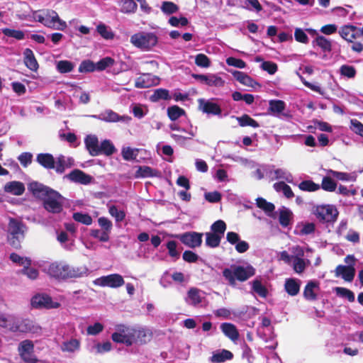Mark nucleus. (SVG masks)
I'll use <instances>...</instances> for the list:
<instances>
[{"label":"nucleus","mask_w":363,"mask_h":363,"mask_svg":"<svg viewBox=\"0 0 363 363\" xmlns=\"http://www.w3.org/2000/svg\"><path fill=\"white\" fill-rule=\"evenodd\" d=\"M109 213L111 216L114 217L117 222L122 221L125 216L123 211H119L116 206H111L109 208Z\"/></svg>","instance_id":"63"},{"label":"nucleus","mask_w":363,"mask_h":363,"mask_svg":"<svg viewBox=\"0 0 363 363\" xmlns=\"http://www.w3.org/2000/svg\"><path fill=\"white\" fill-rule=\"evenodd\" d=\"M292 213L289 210H282L279 213V221L281 226L287 227L290 224Z\"/></svg>","instance_id":"56"},{"label":"nucleus","mask_w":363,"mask_h":363,"mask_svg":"<svg viewBox=\"0 0 363 363\" xmlns=\"http://www.w3.org/2000/svg\"><path fill=\"white\" fill-rule=\"evenodd\" d=\"M74 67V64L68 60H60L57 64V69L62 74L72 72Z\"/></svg>","instance_id":"42"},{"label":"nucleus","mask_w":363,"mask_h":363,"mask_svg":"<svg viewBox=\"0 0 363 363\" xmlns=\"http://www.w3.org/2000/svg\"><path fill=\"white\" fill-rule=\"evenodd\" d=\"M4 191L16 196H21L25 191V186L21 182H9L4 186Z\"/></svg>","instance_id":"22"},{"label":"nucleus","mask_w":363,"mask_h":363,"mask_svg":"<svg viewBox=\"0 0 363 363\" xmlns=\"http://www.w3.org/2000/svg\"><path fill=\"white\" fill-rule=\"evenodd\" d=\"M185 114L186 111L184 109L177 105L169 106L167 108V116L172 121H177L178 118Z\"/></svg>","instance_id":"29"},{"label":"nucleus","mask_w":363,"mask_h":363,"mask_svg":"<svg viewBox=\"0 0 363 363\" xmlns=\"http://www.w3.org/2000/svg\"><path fill=\"white\" fill-rule=\"evenodd\" d=\"M23 56L26 67L33 72H36L38 69L39 65L32 50L26 48L23 51Z\"/></svg>","instance_id":"17"},{"label":"nucleus","mask_w":363,"mask_h":363,"mask_svg":"<svg viewBox=\"0 0 363 363\" xmlns=\"http://www.w3.org/2000/svg\"><path fill=\"white\" fill-rule=\"evenodd\" d=\"M252 290L262 298H266L268 295V290L265 286H264L261 281L259 279H255L252 281Z\"/></svg>","instance_id":"35"},{"label":"nucleus","mask_w":363,"mask_h":363,"mask_svg":"<svg viewBox=\"0 0 363 363\" xmlns=\"http://www.w3.org/2000/svg\"><path fill=\"white\" fill-rule=\"evenodd\" d=\"M203 233L194 231L186 232L177 236L180 241L190 248L200 247L202 244Z\"/></svg>","instance_id":"9"},{"label":"nucleus","mask_w":363,"mask_h":363,"mask_svg":"<svg viewBox=\"0 0 363 363\" xmlns=\"http://www.w3.org/2000/svg\"><path fill=\"white\" fill-rule=\"evenodd\" d=\"M157 41V35L152 33L140 32L130 38V42L133 45L144 50H150L156 45Z\"/></svg>","instance_id":"6"},{"label":"nucleus","mask_w":363,"mask_h":363,"mask_svg":"<svg viewBox=\"0 0 363 363\" xmlns=\"http://www.w3.org/2000/svg\"><path fill=\"white\" fill-rule=\"evenodd\" d=\"M195 64L198 67L207 68L211 65V60L205 54L199 53L195 57Z\"/></svg>","instance_id":"55"},{"label":"nucleus","mask_w":363,"mask_h":363,"mask_svg":"<svg viewBox=\"0 0 363 363\" xmlns=\"http://www.w3.org/2000/svg\"><path fill=\"white\" fill-rule=\"evenodd\" d=\"M96 30L99 34L104 39L110 40L113 38V33L108 30V27L104 23H100L96 27Z\"/></svg>","instance_id":"57"},{"label":"nucleus","mask_w":363,"mask_h":363,"mask_svg":"<svg viewBox=\"0 0 363 363\" xmlns=\"http://www.w3.org/2000/svg\"><path fill=\"white\" fill-rule=\"evenodd\" d=\"M313 46L317 45L321 48L323 52H330L332 50V43L323 35H318L312 41Z\"/></svg>","instance_id":"26"},{"label":"nucleus","mask_w":363,"mask_h":363,"mask_svg":"<svg viewBox=\"0 0 363 363\" xmlns=\"http://www.w3.org/2000/svg\"><path fill=\"white\" fill-rule=\"evenodd\" d=\"M301 281L294 278L286 279L284 283V289L291 296H295L300 291Z\"/></svg>","instance_id":"19"},{"label":"nucleus","mask_w":363,"mask_h":363,"mask_svg":"<svg viewBox=\"0 0 363 363\" xmlns=\"http://www.w3.org/2000/svg\"><path fill=\"white\" fill-rule=\"evenodd\" d=\"M206 246L216 248L220 245L222 237L212 232L206 233Z\"/></svg>","instance_id":"31"},{"label":"nucleus","mask_w":363,"mask_h":363,"mask_svg":"<svg viewBox=\"0 0 363 363\" xmlns=\"http://www.w3.org/2000/svg\"><path fill=\"white\" fill-rule=\"evenodd\" d=\"M160 172L157 169H152L149 166H139L135 172L136 178H147L158 177Z\"/></svg>","instance_id":"23"},{"label":"nucleus","mask_w":363,"mask_h":363,"mask_svg":"<svg viewBox=\"0 0 363 363\" xmlns=\"http://www.w3.org/2000/svg\"><path fill=\"white\" fill-rule=\"evenodd\" d=\"M78 70L81 73L92 72L96 70L95 63L89 60H83Z\"/></svg>","instance_id":"47"},{"label":"nucleus","mask_w":363,"mask_h":363,"mask_svg":"<svg viewBox=\"0 0 363 363\" xmlns=\"http://www.w3.org/2000/svg\"><path fill=\"white\" fill-rule=\"evenodd\" d=\"M298 188L304 191H315L320 189V185L312 180H304L298 184Z\"/></svg>","instance_id":"39"},{"label":"nucleus","mask_w":363,"mask_h":363,"mask_svg":"<svg viewBox=\"0 0 363 363\" xmlns=\"http://www.w3.org/2000/svg\"><path fill=\"white\" fill-rule=\"evenodd\" d=\"M269 104V111L274 113H281L286 107L285 102L281 100H271Z\"/></svg>","instance_id":"38"},{"label":"nucleus","mask_w":363,"mask_h":363,"mask_svg":"<svg viewBox=\"0 0 363 363\" xmlns=\"http://www.w3.org/2000/svg\"><path fill=\"white\" fill-rule=\"evenodd\" d=\"M232 74L238 82L243 85L254 87L255 84H257V83L252 77H250L245 72L240 71H234Z\"/></svg>","instance_id":"24"},{"label":"nucleus","mask_w":363,"mask_h":363,"mask_svg":"<svg viewBox=\"0 0 363 363\" xmlns=\"http://www.w3.org/2000/svg\"><path fill=\"white\" fill-rule=\"evenodd\" d=\"M27 230L26 224L21 220L9 218L8 223L7 240L9 245L16 250L21 248V242Z\"/></svg>","instance_id":"3"},{"label":"nucleus","mask_w":363,"mask_h":363,"mask_svg":"<svg viewBox=\"0 0 363 363\" xmlns=\"http://www.w3.org/2000/svg\"><path fill=\"white\" fill-rule=\"evenodd\" d=\"M233 358V354L227 350H222L220 352L214 353L211 357L213 363H222L226 360H231Z\"/></svg>","instance_id":"25"},{"label":"nucleus","mask_w":363,"mask_h":363,"mask_svg":"<svg viewBox=\"0 0 363 363\" xmlns=\"http://www.w3.org/2000/svg\"><path fill=\"white\" fill-rule=\"evenodd\" d=\"M34 330L33 322L28 318H16L12 317L10 330L12 332L29 333Z\"/></svg>","instance_id":"10"},{"label":"nucleus","mask_w":363,"mask_h":363,"mask_svg":"<svg viewBox=\"0 0 363 363\" xmlns=\"http://www.w3.org/2000/svg\"><path fill=\"white\" fill-rule=\"evenodd\" d=\"M84 143L89 153L93 156L99 155V146L98 138L94 135H88L84 139Z\"/></svg>","instance_id":"16"},{"label":"nucleus","mask_w":363,"mask_h":363,"mask_svg":"<svg viewBox=\"0 0 363 363\" xmlns=\"http://www.w3.org/2000/svg\"><path fill=\"white\" fill-rule=\"evenodd\" d=\"M199 108L205 113L218 116L221 114L222 110L220 106L210 101L203 99H199Z\"/></svg>","instance_id":"14"},{"label":"nucleus","mask_w":363,"mask_h":363,"mask_svg":"<svg viewBox=\"0 0 363 363\" xmlns=\"http://www.w3.org/2000/svg\"><path fill=\"white\" fill-rule=\"evenodd\" d=\"M223 276L228 281L230 285L234 286L236 280L243 282L255 274V269L247 265L243 267L240 265H231L230 268H225L223 270Z\"/></svg>","instance_id":"4"},{"label":"nucleus","mask_w":363,"mask_h":363,"mask_svg":"<svg viewBox=\"0 0 363 363\" xmlns=\"http://www.w3.org/2000/svg\"><path fill=\"white\" fill-rule=\"evenodd\" d=\"M80 342L77 339H71L69 341L64 342L61 346L63 352H74L79 349Z\"/></svg>","instance_id":"33"},{"label":"nucleus","mask_w":363,"mask_h":363,"mask_svg":"<svg viewBox=\"0 0 363 363\" xmlns=\"http://www.w3.org/2000/svg\"><path fill=\"white\" fill-rule=\"evenodd\" d=\"M122 156L123 158L126 161L134 160L136 159V157L138 153V149H132L130 147L123 148L122 150Z\"/></svg>","instance_id":"58"},{"label":"nucleus","mask_w":363,"mask_h":363,"mask_svg":"<svg viewBox=\"0 0 363 363\" xmlns=\"http://www.w3.org/2000/svg\"><path fill=\"white\" fill-rule=\"evenodd\" d=\"M31 305L35 308H57L59 303H54L52 298L47 294H37L32 298Z\"/></svg>","instance_id":"11"},{"label":"nucleus","mask_w":363,"mask_h":363,"mask_svg":"<svg viewBox=\"0 0 363 363\" xmlns=\"http://www.w3.org/2000/svg\"><path fill=\"white\" fill-rule=\"evenodd\" d=\"M314 214L320 223H333L338 216V212L331 205H323L316 206Z\"/></svg>","instance_id":"7"},{"label":"nucleus","mask_w":363,"mask_h":363,"mask_svg":"<svg viewBox=\"0 0 363 363\" xmlns=\"http://www.w3.org/2000/svg\"><path fill=\"white\" fill-rule=\"evenodd\" d=\"M138 5L133 0H121V11L125 13H135Z\"/></svg>","instance_id":"41"},{"label":"nucleus","mask_w":363,"mask_h":363,"mask_svg":"<svg viewBox=\"0 0 363 363\" xmlns=\"http://www.w3.org/2000/svg\"><path fill=\"white\" fill-rule=\"evenodd\" d=\"M116 152V149L113 144L109 140H103L99 146V155H105L111 156Z\"/></svg>","instance_id":"28"},{"label":"nucleus","mask_w":363,"mask_h":363,"mask_svg":"<svg viewBox=\"0 0 363 363\" xmlns=\"http://www.w3.org/2000/svg\"><path fill=\"white\" fill-rule=\"evenodd\" d=\"M2 33L6 36L13 38L18 40H23L25 38L23 31L20 30L5 28L2 29Z\"/></svg>","instance_id":"43"},{"label":"nucleus","mask_w":363,"mask_h":363,"mask_svg":"<svg viewBox=\"0 0 363 363\" xmlns=\"http://www.w3.org/2000/svg\"><path fill=\"white\" fill-rule=\"evenodd\" d=\"M94 283L102 287L118 288L125 284V281L122 275L111 274L96 279Z\"/></svg>","instance_id":"8"},{"label":"nucleus","mask_w":363,"mask_h":363,"mask_svg":"<svg viewBox=\"0 0 363 363\" xmlns=\"http://www.w3.org/2000/svg\"><path fill=\"white\" fill-rule=\"evenodd\" d=\"M72 218L75 221L86 225H90L93 221V219L90 215L81 212L74 213Z\"/></svg>","instance_id":"37"},{"label":"nucleus","mask_w":363,"mask_h":363,"mask_svg":"<svg viewBox=\"0 0 363 363\" xmlns=\"http://www.w3.org/2000/svg\"><path fill=\"white\" fill-rule=\"evenodd\" d=\"M236 119L241 127L251 126L255 128L259 127V123L247 114H243L240 117H237Z\"/></svg>","instance_id":"32"},{"label":"nucleus","mask_w":363,"mask_h":363,"mask_svg":"<svg viewBox=\"0 0 363 363\" xmlns=\"http://www.w3.org/2000/svg\"><path fill=\"white\" fill-rule=\"evenodd\" d=\"M167 249L168 250L169 255L174 258L175 259H178L180 256L179 252L177 250V242L174 240H169L167 242L166 245Z\"/></svg>","instance_id":"54"},{"label":"nucleus","mask_w":363,"mask_h":363,"mask_svg":"<svg viewBox=\"0 0 363 363\" xmlns=\"http://www.w3.org/2000/svg\"><path fill=\"white\" fill-rule=\"evenodd\" d=\"M152 85L150 82V74H146L136 79L135 86L139 89L148 88Z\"/></svg>","instance_id":"40"},{"label":"nucleus","mask_w":363,"mask_h":363,"mask_svg":"<svg viewBox=\"0 0 363 363\" xmlns=\"http://www.w3.org/2000/svg\"><path fill=\"white\" fill-rule=\"evenodd\" d=\"M171 96L167 89L160 88L154 91L153 94L150 96V99L152 102H157L159 100H169Z\"/></svg>","instance_id":"30"},{"label":"nucleus","mask_w":363,"mask_h":363,"mask_svg":"<svg viewBox=\"0 0 363 363\" xmlns=\"http://www.w3.org/2000/svg\"><path fill=\"white\" fill-rule=\"evenodd\" d=\"M86 267H74L62 262H54L49 264L46 273L57 280L79 278L86 274Z\"/></svg>","instance_id":"2"},{"label":"nucleus","mask_w":363,"mask_h":363,"mask_svg":"<svg viewBox=\"0 0 363 363\" xmlns=\"http://www.w3.org/2000/svg\"><path fill=\"white\" fill-rule=\"evenodd\" d=\"M321 187L326 191H334L336 189V182L330 177H324L322 180Z\"/></svg>","instance_id":"46"},{"label":"nucleus","mask_w":363,"mask_h":363,"mask_svg":"<svg viewBox=\"0 0 363 363\" xmlns=\"http://www.w3.org/2000/svg\"><path fill=\"white\" fill-rule=\"evenodd\" d=\"M36 161L45 169H52L55 168V160L52 154L39 153L36 156Z\"/></svg>","instance_id":"18"},{"label":"nucleus","mask_w":363,"mask_h":363,"mask_svg":"<svg viewBox=\"0 0 363 363\" xmlns=\"http://www.w3.org/2000/svg\"><path fill=\"white\" fill-rule=\"evenodd\" d=\"M161 10L164 13L172 14L179 10V6L172 1H163L161 6Z\"/></svg>","instance_id":"45"},{"label":"nucleus","mask_w":363,"mask_h":363,"mask_svg":"<svg viewBox=\"0 0 363 363\" xmlns=\"http://www.w3.org/2000/svg\"><path fill=\"white\" fill-rule=\"evenodd\" d=\"M114 64V60L110 57H106L100 60L96 65V70L103 71Z\"/></svg>","instance_id":"53"},{"label":"nucleus","mask_w":363,"mask_h":363,"mask_svg":"<svg viewBox=\"0 0 363 363\" xmlns=\"http://www.w3.org/2000/svg\"><path fill=\"white\" fill-rule=\"evenodd\" d=\"M350 129L357 135L363 138V123L357 119H352L350 121Z\"/></svg>","instance_id":"64"},{"label":"nucleus","mask_w":363,"mask_h":363,"mask_svg":"<svg viewBox=\"0 0 363 363\" xmlns=\"http://www.w3.org/2000/svg\"><path fill=\"white\" fill-rule=\"evenodd\" d=\"M73 165V160L72 158L66 159L64 155H60L55 160V169L56 173L62 174L65 169L70 168Z\"/></svg>","instance_id":"20"},{"label":"nucleus","mask_w":363,"mask_h":363,"mask_svg":"<svg viewBox=\"0 0 363 363\" xmlns=\"http://www.w3.org/2000/svg\"><path fill=\"white\" fill-rule=\"evenodd\" d=\"M33 348H34V345L31 340H23L20 343V345L18 347L19 354H20V355H21V354L33 352Z\"/></svg>","instance_id":"59"},{"label":"nucleus","mask_w":363,"mask_h":363,"mask_svg":"<svg viewBox=\"0 0 363 363\" xmlns=\"http://www.w3.org/2000/svg\"><path fill=\"white\" fill-rule=\"evenodd\" d=\"M30 265H25L24 267L20 271V273L27 276L28 278L35 280L38 277L39 272L37 269L30 267Z\"/></svg>","instance_id":"49"},{"label":"nucleus","mask_w":363,"mask_h":363,"mask_svg":"<svg viewBox=\"0 0 363 363\" xmlns=\"http://www.w3.org/2000/svg\"><path fill=\"white\" fill-rule=\"evenodd\" d=\"M335 291L338 296L347 298L350 302L354 301V294L351 290L343 287H336Z\"/></svg>","instance_id":"52"},{"label":"nucleus","mask_w":363,"mask_h":363,"mask_svg":"<svg viewBox=\"0 0 363 363\" xmlns=\"http://www.w3.org/2000/svg\"><path fill=\"white\" fill-rule=\"evenodd\" d=\"M220 329L225 336L235 342L239 338V332L235 325L230 323H223L220 325Z\"/></svg>","instance_id":"21"},{"label":"nucleus","mask_w":363,"mask_h":363,"mask_svg":"<svg viewBox=\"0 0 363 363\" xmlns=\"http://www.w3.org/2000/svg\"><path fill=\"white\" fill-rule=\"evenodd\" d=\"M340 73L342 76L347 78H354L357 74L354 67L352 65H343L340 68Z\"/></svg>","instance_id":"51"},{"label":"nucleus","mask_w":363,"mask_h":363,"mask_svg":"<svg viewBox=\"0 0 363 363\" xmlns=\"http://www.w3.org/2000/svg\"><path fill=\"white\" fill-rule=\"evenodd\" d=\"M295 40L301 43L307 44L309 41L308 37L306 33L300 28H297L294 31Z\"/></svg>","instance_id":"61"},{"label":"nucleus","mask_w":363,"mask_h":363,"mask_svg":"<svg viewBox=\"0 0 363 363\" xmlns=\"http://www.w3.org/2000/svg\"><path fill=\"white\" fill-rule=\"evenodd\" d=\"M111 339L115 342L123 343L127 346H131L133 344L131 342L129 335H123L118 331L111 335Z\"/></svg>","instance_id":"44"},{"label":"nucleus","mask_w":363,"mask_h":363,"mask_svg":"<svg viewBox=\"0 0 363 363\" xmlns=\"http://www.w3.org/2000/svg\"><path fill=\"white\" fill-rule=\"evenodd\" d=\"M318 287V283L310 281L306 285L303 290V297L308 301H315L317 294L314 292V289Z\"/></svg>","instance_id":"27"},{"label":"nucleus","mask_w":363,"mask_h":363,"mask_svg":"<svg viewBox=\"0 0 363 363\" xmlns=\"http://www.w3.org/2000/svg\"><path fill=\"white\" fill-rule=\"evenodd\" d=\"M336 277H341L345 281L351 282L355 276V269L353 266L340 264L335 269Z\"/></svg>","instance_id":"12"},{"label":"nucleus","mask_w":363,"mask_h":363,"mask_svg":"<svg viewBox=\"0 0 363 363\" xmlns=\"http://www.w3.org/2000/svg\"><path fill=\"white\" fill-rule=\"evenodd\" d=\"M9 259L13 262L18 264L19 265H22L23 267L26 264L31 265V259L30 258L21 257L15 252H12L11 254H10Z\"/></svg>","instance_id":"50"},{"label":"nucleus","mask_w":363,"mask_h":363,"mask_svg":"<svg viewBox=\"0 0 363 363\" xmlns=\"http://www.w3.org/2000/svg\"><path fill=\"white\" fill-rule=\"evenodd\" d=\"M135 343L144 344L147 342V333L144 329H134Z\"/></svg>","instance_id":"60"},{"label":"nucleus","mask_w":363,"mask_h":363,"mask_svg":"<svg viewBox=\"0 0 363 363\" xmlns=\"http://www.w3.org/2000/svg\"><path fill=\"white\" fill-rule=\"evenodd\" d=\"M28 189L36 199L43 201L48 212L57 214L62 211L64 197L58 191L37 182L30 183Z\"/></svg>","instance_id":"1"},{"label":"nucleus","mask_w":363,"mask_h":363,"mask_svg":"<svg viewBox=\"0 0 363 363\" xmlns=\"http://www.w3.org/2000/svg\"><path fill=\"white\" fill-rule=\"evenodd\" d=\"M192 77L201 82H204L208 86H223L224 85V81L222 78L216 75L208 76L205 74H193Z\"/></svg>","instance_id":"15"},{"label":"nucleus","mask_w":363,"mask_h":363,"mask_svg":"<svg viewBox=\"0 0 363 363\" xmlns=\"http://www.w3.org/2000/svg\"><path fill=\"white\" fill-rule=\"evenodd\" d=\"M199 289L194 287L191 288L188 291V297L191 301V304H193L194 306L198 305L201 303L202 301L201 297L199 294Z\"/></svg>","instance_id":"48"},{"label":"nucleus","mask_w":363,"mask_h":363,"mask_svg":"<svg viewBox=\"0 0 363 363\" xmlns=\"http://www.w3.org/2000/svg\"><path fill=\"white\" fill-rule=\"evenodd\" d=\"M34 18L36 21L49 28L62 30L67 26L66 23L60 18L57 13L54 10L40 11L38 13H35Z\"/></svg>","instance_id":"5"},{"label":"nucleus","mask_w":363,"mask_h":363,"mask_svg":"<svg viewBox=\"0 0 363 363\" xmlns=\"http://www.w3.org/2000/svg\"><path fill=\"white\" fill-rule=\"evenodd\" d=\"M65 177L72 182L82 184H89L91 183L92 179V177L90 175L78 169L72 170L67 174Z\"/></svg>","instance_id":"13"},{"label":"nucleus","mask_w":363,"mask_h":363,"mask_svg":"<svg viewBox=\"0 0 363 363\" xmlns=\"http://www.w3.org/2000/svg\"><path fill=\"white\" fill-rule=\"evenodd\" d=\"M256 201L257 206L263 210L265 213H272L275 209V206L272 203L268 202L264 198H257Z\"/></svg>","instance_id":"36"},{"label":"nucleus","mask_w":363,"mask_h":363,"mask_svg":"<svg viewBox=\"0 0 363 363\" xmlns=\"http://www.w3.org/2000/svg\"><path fill=\"white\" fill-rule=\"evenodd\" d=\"M226 228V223L223 220H218L211 225V232L221 236L222 238L224 235Z\"/></svg>","instance_id":"34"},{"label":"nucleus","mask_w":363,"mask_h":363,"mask_svg":"<svg viewBox=\"0 0 363 363\" xmlns=\"http://www.w3.org/2000/svg\"><path fill=\"white\" fill-rule=\"evenodd\" d=\"M101 116L102 119L106 122H117L121 118L118 113L112 110L106 111Z\"/></svg>","instance_id":"62"}]
</instances>
